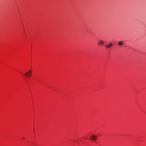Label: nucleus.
Segmentation results:
<instances>
[{
    "mask_svg": "<svg viewBox=\"0 0 146 146\" xmlns=\"http://www.w3.org/2000/svg\"><path fill=\"white\" fill-rule=\"evenodd\" d=\"M32 74V72L31 70H29L25 74V76L26 78H28L31 76Z\"/></svg>",
    "mask_w": 146,
    "mask_h": 146,
    "instance_id": "obj_1",
    "label": "nucleus"
},
{
    "mask_svg": "<svg viewBox=\"0 0 146 146\" xmlns=\"http://www.w3.org/2000/svg\"><path fill=\"white\" fill-rule=\"evenodd\" d=\"M113 46V43L111 42L107 45H106L105 46V47L107 49H109L112 48Z\"/></svg>",
    "mask_w": 146,
    "mask_h": 146,
    "instance_id": "obj_2",
    "label": "nucleus"
},
{
    "mask_svg": "<svg viewBox=\"0 0 146 146\" xmlns=\"http://www.w3.org/2000/svg\"><path fill=\"white\" fill-rule=\"evenodd\" d=\"M104 43V41L103 40H100L98 42V44L100 45H103Z\"/></svg>",
    "mask_w": 146,
    "mask_h": 146,
    "instance_id": "obj_3",
    "label": "nucleus"
},
{
    "mask_svg": "<svg viewBox=\"0 0 146 146\" xmlns=\"http://www.w3.org/2000/svg\"><path fill=\"white\" fill-rule=\"evenodd\" d=\"M118 44L120 46H123V42L122 41H119L118 42Z\"/></svg>",
    "mask_w": 146,
    "mask_h": 146,
    "instance_id": "obj_4",
    "label": "nucleus"
},
{
    "mask_svg": "<svg viewBox=\"0 0 146 146\" xmlns=\"http://www.w3.org/2000/svg\"><path fill=\"white\" fill-rule=\"evenodd\" d=\"M97 137L95 135H93L90 138V139L93 140H94L96 138H97Z\"/></svg>",
    "mask_w": 146,
    "mask_h": 146,
    "instance_id": "obj_5",
    "label": "nucleus"
}]
</instances>
